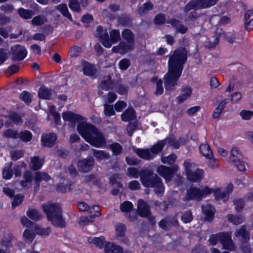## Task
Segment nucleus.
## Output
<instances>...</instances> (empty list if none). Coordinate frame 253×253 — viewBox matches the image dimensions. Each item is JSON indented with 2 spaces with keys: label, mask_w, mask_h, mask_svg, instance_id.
Returning <instances> with one entry per match:
<instances>
[{
  "label": "nucleus",
  "mask_w": 253,
  "mask_h": 253,
  "mask_svg": "<svg viewBox=\"0 0 253 253\" xmlns=\"http://www.w3.org/2000/svg\"><path fill=\"white\" fill-rule=\"evenodd\" d=\"M187 53L185 48L175 50L169 56L168 61V72L164 76V84L167 90H172L178 84V80L187 60Z\"/></svg>",
  "instance_id": "obj_1"
},
{
  "label": "nucleus",
  "mask_w": 253,
  "mask_h": 253,
  "mask_svg": "<svg viewBox=\"0 0 253 253\" xmlns=\"http://www.w3.org/2000/svg\"><path fill=\"white\" fill-rule=\"evenodd\" d=\"M77 130L85 141L94 147L100 148L106 143L105 138L101 131L90 124L80 123L77 126Z\"/></svg>",
  "instance_id": "obj_2"
},
{
  "label": "nucleus",
  "mask_w": 253,
  "mask_h": 253,
  "mask_svg": "<svg viewBox=\"0 0 253 253\" xmlns=\"http://www.w3.org/2000/svg\"><path fill=\"white\" fill-rule=\"evenodd\" d=\"M42 209L46 215L47 218L54 226L64 228L66 222L63 218L62 211L59 204L46 203L42 205Z\"/></svg>",
  "instance_id": "obj_3"
},
{
  "label": "nucleus",
  "mask_w": 253,
  "mask_h": 253,
  "mask_svg": "<svg viewBox=\"0 0 253 253\" xmlns=\"http://www.w3.org/2000/svg\"><path fill=\"white\" fill-rule=\"evenodd\" d=\"M142 184L146 187L154 189L157 195L162 194L164 191V186L162 179L157 174L154 173L152 170L144 169L139 172Z\"/></svg>",
  "instance_id": "obj_4"
},
{
  "label": "nucleus",
  "mask_w": 253,
  "mask_h": 253,
  "mask_svg": "<svg viewBox=\"0 0 253 253\" xmlns=\"http://www.w3.org/2000/svg\"><path fill=\"white\" fill-rule=\"evenodd\" d=\"M167 141H168V140L159 141L156 144L153 145L150 149L135 148L133 150L141 158L146 160H150L162 151L163 148L166 145Z\"/></svg>",
  "instance_id": "obj_5"
},
{
  "label": "nucleus",
  "mask_w": 253,
  "mask_h": 253,
  "mask_svg": "<svg viewBox=\"0 0 253 253\" xmlns=\"http://www.w3.org/2000/svg\"><path fill=\"white\" fill-rule=\"evenodd\" d=\"M212 245L216 244L219 241L224 249L232 251L234 250L235 246L231 239V235L228 233L221 232L211 236L209 240Z\"/></svg>",
  "instance_id": "obj_6"
},
{
  "label": "nucleus",
  "mask_w": 253,
  "mask_h": 253,
  "mask_svg": "<svg viewBox=\"0 0 253 253\" xmlns=\"http://www.w3.org/2000/svg\"><path fill=\"white\" fill-rule=\"evenodd\" d=\"M211 189L208 186L202 189L192 187L187 191L186 195L183 198V200L188 201L193 200L200 201L202 200L204 196L211 194Z\"/></svg>",
  "instance_id": "obj_7"
},
{
  "label": "nucleus",
  "mask_w": 253,
  "mask_h": 253,
  "mask_svg": "<svg viewBox=\"0 0 253 253\" xmlns=\"http://www.w3.org/2000/svg\"><path fill=\"white\" fill-rule=\"evenodd\" d=\"M178 170V166L174 165L172 167L161 165L157 169V173L164 178L167 182L171 180L173 174Z\"/></svg>",
  "instance_id": "obj_8"
},
{
  "label": "nucleus",
  "mask_w": 253,
  "mask_h": 253,
  "mask_svg": "<svg viewBox=\"0 0 253 253\" xmlns=\"http://www.w3.org/2000/svg\"><path fill=\"white\" fill-rule=\"evenodd\" d=\"M12 57V60H22L27 55V50L25 47L21 45L17 44L11 47L10 48Z\"/></svg>",
  "instance_id": "obj_9"
},
{
  "label": "nucleus",
  "mask_w": 253,
  "mask_h": 253,
  "mask_svg": "<svg viewBox=\"0 0 253 253\" xmlns=\"http://www.w3.org/2000/svg\"><path fill=\"white\" fill-rule=\"evenodd\" d=\"M94 165V159L92 157H87L86 159L79 160L78 168L80 171L87 172L91 170Z\"/></svg>",
  "instance_id": "obj_10"
},
{
  "label": "nucleus",
  "mask_w": 253,
  "mask_h": 253,
  "mask_svg": "<svg viewBox=\"0 0 253 253\" xmlns=\"http://www.w3.org/2000/svg\"><path fill=\"white\" fill-rule=\"evenodd\" d=\"M178 221L174 216H167L159 222V226L162 229L168 231L172 227L178 225Z\"/></svg>",
  "instance_id": "obj_11"
},
{
  "label": "nucleus",
  "mask_w": 253,
  "mask_h": 253,
  "mask_svg": "<svg viewBox=\"0 0 253 253\" xmlns=\"http://www.w3.org/2000/svg\"><path fill=\"white\" fill-rule=\"evenodd\" d=\"M108 34V38L103 42V45L107 48L110 47L113 44L117 43L121 40L120 33L118 30H113Z\"/></svg>",
  "instance_id": "obj_12"
},
{
  "label": "nucleus",
  "mask_w": 253,
  "mask_h": 253,
  "mask_svg": "<svg viewBox=\"0 0 253 253\" xmlns=\"http://www.w3.org/2000/svg\"><path fill=\"white\" fill-rule=\"evenodd\" d=\"M133 44L129 42L121 41L118 45L115 46L112 48V51L114 53H120L122 54H124L132 50L133 49Z\"/></svg>",
  "instance_id": "obj_13"
},
{
  "label": "nucleus",
  "mask_w": 253,
  "mask_h": 253,
  "mask_svg": "<svg viewBox=\"0 0 253 253\" xmlns=\"http://www.w3.org/2000/svg\"><path fill=\"white\" fill-rule=\"evenodd\" d=\"M234 236L240 242H248L250 240V233L247 230L246 226L242 225L240 228L237 229L234 233Z\"/></svg>",
  "instance_id": "obj_14"
},
{
  "label": "nucleus",
  "mask_w": 253,
  "mask_h": 253,
  "mask_svg": "<svg viewBox=\"0 0 253 253\" xmlns=\"http://www.w3.org/2000/svg\"><path fill=\"white\" fill-rule=\"evenodd\" d=\"M137 212L143 217H148L150 215V209L147 203L142 199L137 201Z\"/></svg>",
  "instance_id": "obj_15"
},
{
  "label": "nucleus",
  "mask_w": 253,
  "mask_h": 253,
  "mask_svg": "<svg viewBox=\"0 0 253 253\" xmlns=\"http://www.w3.org/2000/svg\"><path fill=\"white\" fill-rule=\"evenodd\" d=\"M56 140V136L53 133L43 135L41 138L42 145L47 147H52L55 144Z\"/></svg>",
  "instance_id": "obj_16"
},
{
  "label": "nucleus",
  "mask_w": 253,
  "mask_h": 253,
  "mask_svg": "<svg viewBox=\"0 0 253 253\" xmlns=\"http://www.w3.org/2000/svg\"><path fill=\"white\" fill-rule=\"evenodd\" d=\"M202 211L205 214L204 219L208 221H211L214 217V210L209 204H206L202 207Z\"/></svg>",
  "instance_id": "obj_17"
},
{
  "label": "nucleus",
  "mask_w": 253,
  "mask_h": 253,
  "mask_svg": "<svg viewBox=\"0 0 253 253\" xmlns=\"http://www.w3.org/2000/svg\"><path fill=\"white\" fill-rule=\"evenodd\" d=\"M105 253H124L123 249L120 246L108 242L104 247Z\"/></svg>",
  "instance_id": "obj_18"
},
{
  "label": "nucleus",
  "mask_w": 253,
  "mask_h": 253,
  "mask_svg": "<svg viewBox=\"0 0 253 253\" xmlns=\"http://www.w3.org/2000/svg\"><path fill=\"white\" fill-rule=\"evenodd\" d=\"M216 34L218 36L224 37V38L230 43H233L236 40V34L233 32L225 33L222 30L217 29L215 32Z\"/></svg>",
  "instance_id": "obj_19"
},
{
  "label": "nucleus",
  "mask_w": 253,
  "mask_h": 253,
  "mask_svg": "<svg viewBox=\"0 0 253 253\" xmlns=\"http://www.w3.org/2000/svg\"><path fill=\"white\" fill-rule=\"evenodd\" d=\"M62 117L65 121H68L74 123L83 120V117L81 116L74 114L70 111L63 113Z\"/></svg>",
  "instance_id": "obj_20"
},
{
  "label": "nucleus",
  "mask_w": 253,
  "mask_h": 253,
  "mask_svg": "<svg viewBox=\"0 0 253 253\" xmlns=\"http://www.w3.org/2000/svg\"><path fill=\"white\" fill-rule=\"evenodd\" d=\"M204 171L202 169H197L196 171H192L187 175L188 179L193 182L200 181L203 178Z\"/></svg>",
  "instance_id": "obj_21"
},
{
  "label": "nucleus",
  "mask_w": 253,
  "mask_h": 253,
  "mask_svg": "<svg viewBox=\"0 0 253 253\" xmlns=\"http://www.w3.org/2000/svg\"><path fill=\"white\" fill-rule=\"evenodd\" d=\"M43 161L44 159L40 160L38 156L31 157L29 167L33 170H38L42 167Z\"/></svg>",
  "instance_id": "obj_22"
},
{
  "label": "nucleus",
  "mask_w": 253,
  "mask_h": 253,
  "mask_svg": "<svg viewBox=\"0 0 253 253\" xmlns=\"http://www.w3.org/2000/svg\"><path fill=\"white\" fill-rule=\"evenodd\" d=\"M192 94V90L190 87L186 86L181 90V94L176 97V100L178 104L184 102Z\"/></svg>",
  "instance_id": "obj_23"
},
{
  "label": "nucleus",
  "mask_w": 253,
  "mask_h": 253,
  "mask_svg": "<svg viewBox=\"0 0 253 253\" xmlns=\"http://www.w3.org/2000/svg\"><path fill=\"white\" fill-rule=\"evenodd\" d=\"M83 70L84 74L88 76H93L96 73L94 66L87 62H84L83 64Z\"/></svg>",
  "instance_id": "obj_24"
},
{
  "label": "nucleus",
  "mask_w": 253,
  "mask_h": 253,
  "mask_svg": "<svg viewBox=\"0 0 253 253\" xmlns=\"http://www.w3.org/2000/svg\"><path fill=\"white\" fill-rule=\"evenodd\" d=\"M167 22L175 27L177 32L182 34H185L188 30V28L186 26L182 25L179 21L175 19L169 20Z\"/></svg>",
  "instance_id": "obj_25"
},
{
  "label": "nucleus",
  "mask_w": 253,
  "mask_h": 253,
  "mask_svg": "<svg viewBox=\"0 0 253 253\" xmlns=\"http://www.w3.org/2000/svg\"><path fill=\"white\" fill-rule=\"evenodd\" d=\"M199 150L201 153L207 159H210L213 157L211 150L207 142L200 146Z\"/></svg>",
  "instance_id": "obj_26"
},
{
  "label": "nucleus",
  "mask_w": 253,
  "mask_h": 253,
  "mask_svg": "<svg viewBox=\"0 0 253 253\" xmlns=\"http://www.w3.org/2000/svg\"><path fill=\"white\" fill-rule=\"evenodd\" d=\"M122 36L124 40L127 42L134 43V34L129 29H125L122 32Z\"/></svg>",
  "instance_id": "obj_27"
},
{
  "label": "nucleus",
  "mask_w": 253,
  "mask_h": 253,
  "mask_svg": "<svg viewBox=\"0 0 253 253\" xmlns=\"http://www.w3.org/2000/svg\"><path fill=\"white\" fill-rule=\"evenodd\" d=\"M51 94V89L46 88L44 85H42L39 88L38 96L41 99H49Z\"/></svg>",
  "instance_id": "obj_28"
},
{
  "label": "nucleus",
  "mask_w": 253,
  "mask_h": 253,
  "mask_svg": "<svg viewBox=\"0 0 253 253\" xmlns=\"http://www.w3.org/2000/svg\"><path fill=\"white\" fill-rule=\"evenodd\" d=\"M228 99H224L221 102H220L217 107L214 110L212 116L213 118L217 119L219 117L220 114L224 110L225 105L228 102Z\"/></svg>",
  "instance_id": "obj_29"
},
{
  "label": "nucleus",
  "mask_w": 253,
  "mask_h": 253,
  "mask_svg": "<svg viewBox=\"0 0 253 253\" xmlns=\"http://www.w3.org/2000/svg\"><path fill=\"white\" fill-rule=\"evenodd\" d=\"M27 216L34 221H38L42 218V215L38 210L29 208L26 211Z\"/></svg>",
  "instance_id": "obj_30"
},
{
  "label": "nucleus",
  "mask_w": 253,
  "mask_h": 253,
  "mask_svg": "<svg viewBox=\"0 0 253 253\" xmlns=\"http://www.w3.org/2000/svg\"><path fill=\"white\" fill-rule=\"evenodd\" d=\"M99 87L103 90L111 89L114 88V83L111 80V77L107 76L105 79L103 80L99 84Z\"/></svg>",
  "instance_id": "obj_31"
},
{
  "label": "nucleus",
  "mask_w": 253,
  "mask_h": 253,
  "mask_svg": "<svg viewBox=\"0 0 253 253\" xmlns=\"http://www.w3.org/2000/svg\"><path fill=\"white\" fill-rule=\"evenodd\" d=\"M135 118V112L133 108H128L121 115L122 120L124 122H127L134 119Z\"/></svg>",
  "instance_id": "obj_32"
},
{
  "label": "nucleus",
  "mask_w": 253,
  "mask_h": 253,
  "mask_svg": "<svg viewBox=\"0 0 253 253\" xmlns=\"http://www.w3.org/2000/svg\"><path fill=\"white\" fill-rule=\"evenodd\" d=\"M88 242L91 245H93L96 247L101 248L104 246L105 243V239L103 236L94 237L93 238H89L88 239Z\"/></svg>",
  "instance_id": "obj_33"
},
{
  "label": "nucleus",
  "mask_w": 253,
  "mask_h": 253,
  "mask_svg": "<svg viewBox=\"0 0 253 253\" xmlns=\"http://www.w3.org/2000/svg\"><path fill=\"white\" fill-rule=\"evenodd\" d=\"M17 12L20 17L25 20L32 18L34 14L33 10L26 9L23 8H19Z\"/></svg>",
  "instance_id": "obj_34"
},
{
  "label": "nucleus",
  "mask_w": 253,
  "mask_h": 253,
  "mask_svg": "<svg viewBox=\"0 0 253 253\" xmlns=\"http://www.w3.org/2000/svg\"><path fill=\"white\" fill-rule=\"evenodd\" d=\"M95 36L100 39V41L103 45V42L108 38V33L106 30H104L102 27L98 26L96 28Z\"/></svg>",
  "instance_id": "obj_35"
},
{
  "label": "nucleus",
  "mask_w": 253,
  "mask_h": 253,
  "mask_svg": "<svg viewBox=\"0 0 253 253\" xmlns=\"http://www.w3.org/2000/svg\"><path fill=\"white\" fill-rule=\"evenodd\" d=\"M34 228L36 233L40 236H48L50 233V228H42L39 225L35 224H34Z\"/></svg>",
  "instance_id": "obj_36"
},
{
  "label": "nucleus",
  "mask_w": 253,
  "mask_h": 253,
  "mask_svg": "<svg viewBox=\"0 0 253 253\" xmlns=\"http://www.w3.org/2000/svg\"><path fill=\"white\" fill-rule=\"evenodd\" d=\"M13 166V162L7 164L2 170V177L5 179H9L11 178L13 171L11 168Z\"/></svg>",
  "instance_id": "obj_37"
},
{
  "label": "nucleus",
  "mask_w": 253,
  "mask_h": 253,
  "mask_svg": "<svg viewBox=\"0 0 253 253\" xmlns=\"http://www.w3.org/2000/svg\"><path fill=\"white\" fill-rule=\"evenodd\" d=\"M56 9L59 11L61 14L67 18L72 20L71 14L69 13L67 6L66 4L62 3L56 6Z\"/></svg>",
  "instance_id": "obj_38"
},
{
  "label": "nucleus",
  "mask_w": 253,
  "mask_h": 253,
  "mask_svg": "<svg viewBox=\"0 0 253 253\" xmlns=\"http://www.w3.org/2000/svg\"><path fill=\"white\" fill-rule=\"evenodd\" d=\"M218 0H197L200 9L207 8L214 5Z\"/></svg>",
  "instance_id": "obj_39"
},
{
  "label": "nucleus",
  "mask_w": 253,
  "mask_h": 253,
  "mask_svg": "<svg viewBox=\"0 0 253 253\" xmlns=\"http://www.w3.org/2000/svg\"><path fill=\"white\" fill-rule=\"evenodd\" d=\"M18 138L23 142H28L32 138V134L29 130H23L19 133Z\"/></svg>",
  "instance_id": "obj_40"
},
{
  "label": "nucleus",
  "mask_w": 253,
  "mask_h": 253,
  "mask_svg": "<svg viewBox=\"0 0 253 253\" xmlns=\"http://www.w3.org/2000/svg\"><path fill=\"white\" fill-rule=\"evenodd\" d=\"M91 152L93 156L98 160L108 159L110 155L108 153L96 149H92Z\"/></svg>",
  "instance_id": "obj_41"
},
{
  "label": "nucleus",
  "mask_w": 253,
  "mask_h": 253,
  "mask_svg": "<svg viewBox=\"0 0 253 253\" xmlns=\"http://www.w3.org/2000/svg\"><path fill=\"white\" fill-rule=\"evenodd\" d=\"M241 156V154L238 149L237 148H233L231 151L229 161L231 163H236L240 160Z\"/></svg>",
  "instance_id": "obj_42"
},
{
  "label": "nucleus",
  "mask_w": 253,
  "mask_h": 253,
  "mask_svg": "<svg viewBox=\"0 0 253 253\" xmlns=\"http://www.w3.org/2000/svg\"><path fill=\"white\" fill-rule=\"evenodd\" d=\"M197 23H200V24L198 26H195L193 29V34L195 36L200 35L204 33V28L203 27V22L204 19L203 17H198L197 19Z\"/></svg>",
  "instance_id": "obj_43"
},
{
  "label": "nucleus",
  "mask_w": 253,
  "mask_h": 253,
  "mask_svg": "<svg viewBox=\"0 0 253 253\" xmlns=\"http://www.w3.org/2000/svg\"><path fill=\"white\" fill-rule=\"evenodd\" d=\"M2 135L6 138L16 139L18 138L19 132L16 130L8 128L3 132Z\"/></svg>",
  "instance_id": "obj_44"
},
{
  "label": "nucleus",
  "mask_w": 253,
  "mask_h": 253,
  "mask_svg": "<svg viewBox=\"0 0 253 253\" xmlns=\"http://www.w3.org/2000/svg\"><path fill=\"white\" fill-rule=\"evenodd\" d=\"M51 178L50 176L46 173L38 171L35 173V181L41 182L42 180L47 181Z\"/></svg>",
  "instance_id": "obj_45"
},
{
  "label": "nucleus",
  "mask_w": 253,
  "mask_h": 253,
  "mask_svg": "<svg viewBox=\"0 0 253 253\" xmlns=\"http://www.w3.org/2000/svg\"><path fill=\"white\" fill-rule=\"evenodd\" d=\"M215 198L217 200H222L223 202L228 200V194L224 191H222L220 189H218L214 191Z\"/></svg>",
  "instance_id": "obj_46"
},
{
  "label": "nucleus",
  "mask_w": 253,
  "mask_h": 253,
  "mask_svg": "<svg viewBox=\"0 0 253 253\" xmlns=\"http://www.w3.org/2000/svg\"><path fill=\"white\" fill-rule=\"evenodd\" d=\"M228 220L233 224L238 225L244 221L245 218L242 216H236L230 214L228 215Z\"/></svg>",
  "instance_id": "obj_47"
},
{
  "label": "nucleus",
  "mask_w": 253,
  "mask_h": 253,
  "mask_svg": "<svg viewBox=\"0 0 253 253\" xmlns=\"http://www.w3.org/2000/svg\"><path fill=\"white\" fill-rule=\"evenodd\" d=\"M83 182L86 184H90L92 182L94 185H97L98 183V180L95 175L92 173L84 176Z\"/></svg>",
  "instance_id": "obj_48"
},
{
  "label": "nucleus",
  "mask_w": 253,
  "mask_h": 253,
  "mask_svg": "<svg viewBox=\"0 0 253 253\" xmlns=\"http://www.w3.org/2000/svg\"><path fill=\"white\" fill-rule=\"evenodd\" d=\"M116 235L118 237H123L126 231L125 225L121 223H118L115 225Z\"/></svg>",
  "instance_id": "obj_49"
},
{
  "label": "nucleus",
  "mask_w": 253,
  "mask_h": 253,
  "mask_svg": "<svg viewBox=\"0 0 253 253\" xmlns=\"http://www.w3.org/2000/svg\"><path fill=\"white\" fill-rule=\"evenodd\" d=\"M118 22L123 26H128L131 25L132 19L129 16L123 14L119 18Z\"/></svg>",
  "instance_id": "obj_50"
},
{
  "label": "nucleus",
  "mask_w": 253,
  "mask_h": 253,
  "mask_svg": "<svg viewBox=\"0 0 253 253\" xmlns=\"http://www.w3.org/2000/svg\"><path fill=\"white\" fill-rule=\"evenodd\" d=\"M197 0H193L187 3L184 8L185 12L187 13L192 9H200Z\"/></svg>",
  "instance_id": "obj_51"
},
{
  "label": "nucleus",
  "mask_w": 253,
  "mask_h": 253,
  "mask_svg": "<svg viewBox=\"0 0 253 253\" xmlns=\"http://www.w3.org/2000/svg\"><path fill=\"white\" fill-rule=\"evenodd\" d=\"M47 21L46 18L42 15L35 16L31 21L32 24L34 26H40Z\"/></svg>",
  "instance_id": "obj_52"
},
{
  "label": "nucleus",
  "mask_w": 253,
  "mask_h": 253,
  "mask_svg": "<svg viewBox=\"0 0 253 253\" xmlns=\"http://www.w3.org/2000/svg\"><path fill=\"white\" fill-rule=\"evenodd\" d=\"M153 4L150 2H147L144 3L142 6L138 9V12L140 15H142L146 13L148 11L153 9Z\"/></svg>",
  "instance_id": "obj_53"
},
{
  "label": "nucleus",
  "mask_w": 253,
  "mask_h": 253,
  "mask_svg": "<svg viewBox=\"0 0 253 253\" xmlns=\"http://www.w3.org/2000/svg\"><path fill=\"white\" fill-rule=\"evenodd\" d=\"M24 198V196L22 194H18L16 195L12 202V208L14 209L16 207L20 205L23 201Z\"/></svg>",
  "instance_id": "obj_54"
},
{
  "label": "nucleus",
  "mask_w": 253,
  "mask_h": 253,
  "mask_svg": "<svg viewBox=\"0 0 253 253\" xmlns=\"http://www.w3.org/2000/svg\"><path fill=\"white\" fill-rule=\"evenodd\" d=\"M23 236L27 242L31 243L36 235L33 231L26 229L23 233Z\"/></svg>",
  "instance_id": "obj_55"
},
{
  "label": "nucleus",
  "mask_w": 253,
  "mask_h": 253,
  "mask_svg": "<svg viewBox=\"0 0 253 253\" xmlns=\"http://www.w3.org/2000/svg\"><path fill=\"white\" fill-rule=\"evenodd\" d=\"M8 118L16 125L21 124L23 122L21 117L16 113H11L8 115Z\"/></svg>",
  "instance_id": "obj_56"
},
{
  "label": "nucleus",
  "mask_w": 253,
  "mask_h": 253,
  "mask_svg": "<svg viewBox=\"0 0 253 253\" xmlns=\"http://www.w3.org/2000/svg\"><path fill=\"white\" fill-rule=\"evenodd\" d=\"M183 166L185 168L186 175L191 172L195 169L196 166L191 160H187L184 162Z\"/></svg>",
  "instance_id": "obj_57"
},
{
  "label": "nucleus",
  "mask_w": 253,
  "mask_h": 253,
  "mask_svg": "<svg viewBox=\"0 0 253 253\" xmlns=\"http://www.w3.org/2000/svg\"><path fill=\"white\" fill-rule=\"evenodd\" d=\"M69 6L73 11L80 12L81 7L78 0H69Z\"/></svg>",
  "instance_id": "obj_58"
},
{
  "label": "nucleus",
  "mask_w": 253,
  "mask_h": 253,
  "mask_svg": "<svg viewBox=\"0 0 253 253\" xmlns=\"http://www.w3.org/2000/svg\"><path fill=\"white\" fill-rule=\"evenodd\" d=\"M176 158L175 154H171L167 157H162L161 161L163 163L170 165L174 163Z\"/></svg>",
  "instance_id": "obj_59"
},
{
  "label": "nucleus",
  "mask_w": 253,
  "mask_h": 253,
  "mask_svg": "<svg viewBox=\"0 0 253 253\" xmlns=\"http://www.w3.org/2000/svg\"><path fill=\"white\" fill-rule=\"evenodd\" d=\"M110 148L115 155L121 154L122 150V146L118 143H114L109 146Z\"/></svg>",
  "instance_id": "obj_60"
},
{
  "label": "nucleus",
  "mask_w": 253,
  "mask_h": 253,
  "mask_svg": "<svg viewBox=\"0 0 253 253\" xmlns=\"http://www.w3.org/2000/svg\"><path fill=\"white\" fill-rule=\"evenodd\" d=\"M132 204L129 201H126L122 203L120 206L121 210L123 212H129L132 208Z\"/></svg>",
  "instance_id": "obj_61"
},
{
  "label": "nucleus",
  "mask_w": 253,
  "mask_h": 253,
  "mask_svg": "<svg viewBox=\"0 0 253 253\" xmlns=\"http://www.w3.org/2000/svg\"><path fill=\"white\" fill-rule=\"evenodd\" d=\"M241 117L244 120H249L253 117V112L250 110H242L239 114Z\"/></svg>",
  "instance_id": "obj_62"
},
{
  "label": "nucleus",
  "mask_w": 253,
  "mask_h": 253,
  "mask_svg": "<svg viewBox=\"0 0 253 253\" xmlns=\"http://www.w3.org/2000/svg\"><path fill=\"white\" fill-rule=\"evenodd\" d=\"M11 158L13 161H17L24 155V152L21 150L13 151L10 153Z\"/></svg>",
  "instance_id": "obj_63"
},
{
  "label": "nucleus",
  "mask_w": 253,
  "mask_h": 253,
  "mask_svg": "<svg viewBox=\"0 0 253 253\" xmlns=\"http://www.w3.org/2000/svg\"><path fill=\"white\" fill-rule=\"evenodd\" d=\"M192 219L193 215L191 211H186L181 216L182 220L185 223L191 222Z\"/></svg>",
  "instance_id": "obj_64"
}]
</instances>
